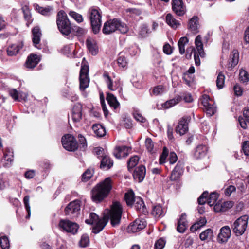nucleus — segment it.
<instances>
[{"mask_svg":"<svg viewBox=\"0 0 249 249\" xmlns=\"http://www.w3.org/2000/svg\"><path fill=\"white\" fill-rule=\"evenodd\" d=\"M104 217L99 219V216L94 213H90L89 218L85 220L89 224L94 225L92 232L98 233L101 231L107 223L108 219L110 220L111 224L115 227L119 225L122 214V208L119 202H114L110 210H106Z\"/></svg>","mask_w":249,"mask_h":249,"instance_id":"obj_1","label":"nucleus"},{"mask_svg":"<svg viewBox=\"0 0 249 249\" xmlns=\"http://www.w3.org/2000/svg\"><path fill=\"white\" fill-rule=\"evenodd\" d=\"M112 184L111 178H107L94 187L91 191L92 200L96 203L102 201L109 193L112 187Z\"/></svg>","mask_w":249,"mask_h":249,"instance_id":"obj_2","label":"nucleus"},{"mask_svg":"<svg viewBox=\"0 0 249 249\" xmlns=\"http://www.w3.org/2000/svg\"><path fill=\"white\" fill-rule=\"evenodd\" d=\"M56 22L59 31L63 36H68L71 33L72 25L64 10H61L58 12Z\"/></svg>","mask_w":249,"mask_h":249,"instance_id":"obj_3","label":"nucleus"},{"mask_svg":"<svg viewBox=\"0 0 249 249\" xmlns=\"http://www.w3.org/2000/svg\"><path fill=\"white\" fill-rule=\"evenodd\" d=\"M116 30H118L122 34H125L128 32V28L125 23L119 19L114 18L107 20L104 23L102 32L105 35H109Z\"/></svg>","mask_w":249,"mask_h":249,"instance_id":"obj_4","label":"nucleus"},{"mask_svg":"<svg viewBox=\"0 0 249 249\" xmlns=\"http://www.w3.org/2000/svg\"><path fill=\"white\" fill-rule=\"evenodd\" d=\"M99 8L90 7L88 10L89 18L90 20L92 31L94 34H98L102 24V14Z\"/></svg>","mask_w":249,"mask_h":249,"instance_id":"obj_5","label":"nucleus"},{"mask_svg":"<svg viewBox=\"0 0 249 249\" xmlns=\"http://www.w3.org/2000/svg\"><path fill=\"white\" fill-rule=\"evenodd\" d=\"M249 216L243 215L237 219L231 225L233 232L237 236L243 235L245 232L248 223Z\"/></svg>","mask_w":249,"mask_h":249,"instance_id":"obj_6","label":"nucleus"},{"mask_svg":"<svg viewBox=\"0 0 249 249\" xmlns=\"http://www.w3.org/2000/svg\"><path fill=\"white\" fill-rule=\"evenodd\" d=\"M89 67L87 64H82L79 73V89L84 91L89 84L90 79L89 75Z\"/></svg>","mask_w":249,"mask_h":249,"instance_id":"obj_7","label":"nucleus"},{"mask_svg":"<svg viewBox=\"0 0 249 249\" xmlns=\"http://www.w3.org/2000/svg\"><path fill=\"white\" fill-rule=\"evenodd\" d=\"M61 142L63 147L69 151H74L78 147L75 138L70 134H66L62 137Z\"/></svg>","mask_w":249,"mask_h":249,"instance_id":"obj_8","label":"nucleus"},{"mask_svg":"<svg viewBox=\"0 0 249 249\" xmlns=\"http://www.w3.org/2000/svg\"><path fill=\"white\" fill-rule=\"evenodd\" d=\"M59 226L63 230L73 234H76L79 229L77 224L68 220H61L59 223Z\"/></svg>","mask_w":249,"mask_h":249,"instance_id":"obj_9","label":"nucleus"},{"mask_svg":"<svg viewBox=\"0 0 249 249\" xmlns=\"http://www.w3.org/2000/svg\"><path fill=\"white\" fill-rule=\"evenodd\" d=\"M172 10L178 16H182L186 12V6L182 0H172Z\"/></svg>","mask_w":249,"mask_h":249,"instance_id":"obj_10","label":"nucleus"},{"mask_svg":"<svg viewBox=\"0 0 249 249\" xmlns=\"http://www.w3.org/2000/svg\"><path fill=\"white\" fill-rule=\"evenodd\" d=\"M191 117L190 116H183L178 121L176 127V132L180 135H184L188 130V123Z\"/></svg>","mask_w":249,"mask_h":249,"instance_id":"obj_11","label":"nucleus"},{"mask_svg":"<svg viewBox=\"0 0 249 249\" xmlns=\"http://www.w3.org/2000/svg\"><path fill=\"white\" fill-rule=\"evenodd\" d=\"M80 210V202L74 200L70 203L65 209V214L68 215H77Z\"/></svg>","mask_w":249,"mask_h":249,"instance_id":"obj_12","label":"nucleus"},{"mask_svg":"<svg viewBox=\"0 0 249 249\" xmlns=\"http://www.w3.org/2000/svg\"><path fill=\"white\" fill-rule=\"evenodd\" d=\"M146 225V223L144 219H137L130 224L127 230L128 232H137L144 229Z\"/></svg>","mask_w":249,"mask_h":249,"instance_id":"obj_13","label":"nucleus"},{"mask_svg":"<svg viewBox=\"0 0 249 249\" xmlns=\"http://www.w3.org/2000/svg\"><path fill=\"white\" fill-rule=\"evenodd\" d=\"M40 60L39 56L36 54L31 53L27 57L25 66L28 69H33L39 63Z\"/></svg>","mask_w":249,"mask_h":249,"instance_id":"obj_14","label":"nucleus"},{"mask_svg":"<svg viewBox=\"0 0 249 249\" xmlns=\"http://www.w3.org/2000/svg\"><path fill=\"white\" fill-rule=\"evenodd\" d=\"M146 174V169L144 166L142 165H139L138 167L135 168L133 172V178L134 179L139 182H142Z\"/></svg>","mask_w":249,"mask_h":249,"instance_id":"obj_15","label":"nucleus"},{"mask_svg":"<svg viewBox=\"0 0 249 249\" xmlns=\"http://www.w3.org/2000/svg\"><path fill=\"white\" fill-rule=\"evenodd\" d=\"M231 235V230L228 226L222 227L218 235V239L221 243L226 242Z\"/></svg>","mask_w":249,"mask_h":249,"instance_id":"obj_16","label":"nucleus"},{"mask_svg":"<svg viewBox=\"0 0 249 249\" xmlns=\"http://www.w3.org/2000/svg\"><path fill=\"white\" fill-rule=\"evenodd\" d=\"M130 148L126 146H116L114 150L113 154L118 159L125 157L128 156Z\"/></svg>","mask_w":249,"mask_h":249,"instance_id":"obj_17","label":"nucleus"},{"mask_svg":"<svg viewBox=\"0 0 249 249\" xmlns=\"http://www.w3.org/2000/svg\"><path fill=\"white\" fill-rule=\"evenodd\" d=\"M183 173V165L182 163L179 161L173 170L170 179L172 181L178 180Z\"/></svg>","mask_w":249,"mask_h":249,"instance_id":"obj_18","label":"nucleus"},{"mask_svg":"<svg viewBox=\"0 0 249 249\" xmlns=\"http://www.w3.org/2000/svg\"><path fill=\"white\" fill-rule=\"evenodd\" d=\"M199 18L197 16H194L189 20L188 29L196 34L199 32Z\"/></svg>","mask_w":249,"mask_h":249,"instance_id":"obj_19","label":"nucleus"},{"mask_svg":"<svg viewBox=\"0 0 249 249\" xmlns=\"http://www.w3.org/2000/svg\"><path fill=\"white\" fill-rule=\"evenodd\" d=\"M202 105L205 109H216L214 101L207 94H203L200 99Z\"/></svg>","mask_w":249,"mask_h":249,"instance_id":"obj_20","label":"nucleus"},{"mask_svg":"<svg viewBox=\"0 0 249 249\" xmlns=\"http://www.w3.org/2000/svg\"><path fill=\"white\" fill-rule=\"evenodd\" d=\"M32 41L36 47H37V45L39 44L40 41V38L42 33L39 26H36L34 27L32 30Z\"/></svg>","mask_w":249,"mask_h":249,"instance_id":"obj_21","label":"nucleus"},{"mask_svg":"<svg viewBox=\"0 0 249 249\" xmlns=\"http://www.w3.org/2000/svg\"><path fill=\"white\" fill-rule=\"evenodd\" d=\"M186 218V214L182 213L178 220L177 230L178 232L183 233L185 232L187 227V222Z\"/></svg>","mask_w":249,"mask_h":249,"instance_id":"obj_22","label":"nucleus"},{"mask_svg":"<svg viewBox=\"0 0 249 249\" xmlns=\"http://www.w3.org/2000/svg\"><path fill=\"white\" fill-rule=\"evenodd\" d=\"M127 56L128 53L122 51L119 53L117 59L119 67L123 68L127 67L128 65Z\"/></svg>","mask_w":249,"mask_h":249,"instance_id":"obj_23","label":"nucleus"},{"mask_svg":"<svg viewBox=\"0 0 249 249\" xmlns=\"http://www.w3.org/2000/svg\"><path fill=\"white\" fill-rule=\"evenodd\" d=\"M23 43L22 41L17 44H12L7 49V54L11 56L16 55L18 53L19 50L23 48Z\"/></svg>","mask_w":249,"mask_h":249,"instance_id":"obj_24","label":"nucleus"},{"mask_svg":"<svg viewBox=\"0 0 249 249\" xmlns=\"http://www.w3.org/2000/svg\"><path fill=\"white\" fill-rule=\"evenodd\" d=\"M106 100L109 106L114 108V109H117L120 105L116 97L111 93H107Z\"/></svg>","mask_w":249,"mask_h":249,"instance_id":"obj_25","label":"nucleus"},{"mask_svg":"<svg viewBox=\"0 0 249 249\" xmlns=\"http://www.w3.org/2000/svg\"><path fill=\"white\" fill-rule=\"evenodd\" d=\"M35 8L36 12L45 16L50 15L51 12L53 10L52 6H47L43 7L40 6L37 4H35Z\"/></svg>","mask_w":249,"mask_h":249,"instance_id":"obj_26","label":"nucleus"},{"mask_svg":"<svg viewBox=\"0 0 249 249\" xmlns=\"http://www.w3.org/2000/svg\"><path fill=\"white\" fill-rule=\"evenodd\" d=\"M86 43L89 51L92 55H96L98 53V47L95 41L87 39Z\"/></svg>","mask_w":249,"mask_h":249,"instance_id":"obj_27","label":"nucleus"},{"mask_svg":"<svg viewBox=\"0 0 249 249\" xmlns=\"http://www.w3.org/2000/svg\"><path fill=\"white\" fill-rule=\"evenodd\" d=\"M207 151V147L205 145H199L196 148L194 156L196 159H200L206 155Z\"/></svg>","mask_w":249,"mask_h":249,"instance_id":"obj_28","label":"nucleus"},{"mask_svg":"<svg viewBox=\"0 0 249 249\" xmlns=\"http://www.w3.org/2000/svg\"><path fill=\"white\" fill-rule=\"evenodd\" d=\"M92 128L97 137H102L106 135L105 128L100 124H93Z\"/></svg>","mask_w":249,"mask_h":249,"instance_id":"obj_29","label":"nucleus"},{"mask_svg":"<svg viewBox=\"0 0 249 249\" xmlns=\"http://www.w3.org/2000/svg\"><path fill=\"white\" fill-rule=\"evenodd\" d=\"M151 213L157 218L162 217L164 215V209L160 205H156L153 207Z\"/></svg>","mask_w":249,"mask_h":249,"instance_id":"obj_30","label":"nucleus"},{"mask_svg":"<svg viewBox=\"0 0 249 249\" xmlns=\"http://www.w3.org/2000/svg\"><path fill=\"white\" fill-rule=\"evenodd\" d=\"M134 206L136 209L140 213H145L147 212L146 208L145 207L144 203L142 200L140 198H137L135 199Z\"/></svg>","mask_w":249,"mask_h":249,"instance_id":"obj_31","label":"nucleus"},{"mask_svg":"<svg viewBox=\"0 0 249 249\" xmlns=\"http://www.w3.org/2000/svg\"><path fill=\"white\" fill-rule=\"evenodd\" d=\"M206 223L207 220L206 218L205 217H201L190 227V230L194 232L204 226Z\"/></svg>","mask_w":249,"mask_h":249,"instance_id":"obj_32","label":"nucleus"},{"mask_svg":"<svg viewBox=\"0 0 249 249\" xmlns=\"http://www.w3.org/2000/svg\"><path fill=\"white\" fill-rule=\"evenodd\" d=\"M166 23L172 28H177L180 23L170 13L167 14L166 16Z\"/></svg>","mask_w":249,"mask_h":249,"instance_id":"obj_33","label":"nucleus"},{"mask_svg":"<svg viewBox=\"0 0 249 249\" xmlns=\"http://www.w3.org/2000/svg\"><path fill=\"white\" fill-rule=\"evenodd\" d=\"M189 39L186 36L181 37L178 40V45L179 48V52L181 54L185 53V45L188 42Z\"/></svg>","mask_w":249,"mask_h":249,"instance_id":"obj_34","label":"nucleus"},{"mask_svg":"<svg viewBox=\"0 0 249 249\" xmlns=\"http://www.w3.org/2000/svg\"><path fill=\"white\" fill-rule=\"evenodd\" d=\"M103 77L105 78H107L106 82L107 85V88L110 90L114 91L117 89V87L115 85H113V80L111 79L107 72H104Z\"/></svg>","mask_w":249,"mask_h":249,"instance_id":"obj_35","label":"nucleus"},{"mask_svg":"<svg viewBox=\"0 0 249 249\" xmlns=\"http://www.w3.org/2000/svg\"><path fill=\"white\" fill-rule=\"evenodd\" d=\"M113 161L111 160L108 156H104L102 159L100 167L103 169L105 168L108 169L113 165Z\"/></svg>","mask_w":249,"mask_h":249,"instance_id":"obj_36","label":"nucleus"},{"mask_svg":"<svg viewBox=\"0 0 249 249\" xmlns=\"http://www.w3.org/2000/svg\"><path fill=\"white\" fill-rule=\"evenodd\" d=\"M151 33L148 26L146 24H142L139 32V36L141 37H146L148 36L149 34Z\"/></svg>","mask_w":249,"mask_h":249,"instance_id":"obj_37","label":"nucleus"},{"mask_svg":"<svg viewBox=\"0 0 249 249\" xmlns=\"http://www.w3.org/2000/svg\"><path fill=\"white\" fill-rule=\"evenodd\" d=\"M231 67H234L237 65L239 61V52L237 50H233L231 54Z\"/></svg>","mask_w":249,"mask_h":249,"instance_id":"obj_38","label":"nucleus"},{"mask_svg":"<svg viewBox=\"0 0 249 249\" xmlns=\"http://www.w3.org/2000/svg\"><path fill=\"white\" fill-rule=\"evenodd\" d=\"M24 15V18L28 23L30 22L32 18L29 6L25 5L21 8Z\"/></svg>","mask_w":249,"mask_h":249,"instance_id":"obj_39","label":"nucleus"},{"mask_svg":"<svg viewBox=\"0 0 249 249\" xmlns=\"http://www.w3.org/2000/svg\"><path fill=\"white\" fill-rule=\"evenodd\" d=\"M139 160L140 158L137 155L131 157L127 162L128 170L134 167L138 164Z\"/></svg>","mask_w":249,"mask_h":249,"instance_id":"obj_40","label":"nucleus"},{"mask_svg":"<svg viewBox=\"0 0 249 249\" xmlns=\"http://www.w3.org/2000/svg\"><path fill=\"white\" fill-rule=\"evenodd\" d=\"M180 101V98L178 97L177 98H173L169 101H166L165 103L162 105V107L165 109H168L172 107L173 106L176 105Z\"/></svg>","mask_w":249,"mask_h":249,"instance_id":"obj_41","label":"nucleus"},{"mask_svg":"<svg viewBox=\"0 0 249 249\" xmlns=\"http://www.w3.org/2000/svg\"><path fill=\"white\" fill-rule=\"evenodd\" d=\"M124 199L128 206H132L134 200V194L132 191L128 192L125 194Z\"/></svg>","mask_w":249,"mask_h":249,"instance_id":"obj_42","label":"nucleus"},{"mask_svg":"<svg viewBox=\"0 0 249 249\" xmlns=\"http://www.w3.org/2000/svg\"><path fill=\"white\" fill-rule=\"evenodd\" d=\"M225 75L222 72H220L217 77L216 79V86L218 89H222L223 88L225 83Z\"/></svg>","mask_w":249,"mask_h":249,"instance_id":"obj_43","label":"nucleus"},{"mask_svg":"<svg viewBox=\"0 0 249 249\" xmlns=\"http://www.w3.org/2000/svg\"><path fill=\"white\" fill-rule=\"evenodd\" d=\"M213 236V231L211 229H208L200 234V239L202 240H205L211 238Z\"/></svg>","mask_w":249,"mask_h":249,"instance_id":"obj_44","label":"nucleus"},{"mask_svg":"<svg viewBox=\"0 0 249 249\" xmlns=\"http://www.w3.org/2000/svg\"><path fill=\"white\" fill-rule=\"evenodd\" d=\"M0 245L2 249H9L10 243L9 239L7 236H0Z\"/></svg>","mask_w":249,"mask_h":249,"instance_id":"obj_45","label":"nucleus"},{"mask_svg":"<svg viewBox=\"0 0 249 249\" xmlns=\"http://www.w3.org/2000/svg\"><path fill=\"white\" fill-rule=\"evenodd\" d=\"M123 119V124L124 126L127 129H129L132 127L133 124L131 119L126 115H124L122 116Z\"/></svg>","mask_w":249,"mask_h":249,"instance_id":"obj_46","label":"nucleus"},{"mask_svg":"<svg viewBox=\"0 0 249 249\" xmlns=\"http://www.w3.org/2000/svg\"><path fill=\"white\" fill-rule=\"evenodd\" d=\"M218 197V195L215 192L212 193L209 195L208 198L207 199V203L210 206H213L215 203L217 198Z\"/></svg>","mask_w":249,"mask_h":249,"instance_id":"obj_47","label":"nucleus"},{"mask_svg":"<svg viewBox=\"0 0 249 249\" xmlns=\"http://www.w3.org/2000/svg\"><path fill=\"white\" fill-rule=\"evenodd\" d=\"M13 152H10V151H6L4 154V158H3V160L4 161H7V162H6L4 163V166H6L7 165L10 163H11L13 159Z\"/></svg>","mask_w":249,"mask_h":249,"instance_id":"obj_48","label":"nucleus"},{"mask_svg":"<svg viewBox=\"0 0 249 249\" xmlns=\"http://www.w3.org/2000/svg\"><path fill=\"white\" fill-rule=\"evenodd\" d=\"M93 175V171L91 169H87L83 174L82 177V180L87 182Z\"/></svg>","mask_w":249,"mask_h":249,"instance_id":"obj_49","label":"nucleus"},{"mask_svg":"<svg viewBox=\"0 0 249 249\" xmlns=\"http://www.w3.org/2000/svg\"><path fill=\"white\" fill-rule=\"evenodd\" d=\"M85 33V30L83 28L77 26H72L71 33L73 35L81 36L83 35Z\"/></svg>","mask_w":249,"mask_h":249,"instance_id":"obj_50","label":"nucleus"},{"mask_svg":"<svg viewBox=\"0 0 249 249\" xmlns=\"http://www.w3.org/2000/svg\"><path fill=\"white\" fill-rule=\"evenodd\" d=\"M89 244V237L87 234H83L79 241V245L83 248L87 247Z\"/></svg>","mask_w":249,"mask_h":249,"instance_id":"obj_51","label":"nucleus"},{"mask_svg":"<svg viewBox=\"0 0 249 249\" xmlns=\"http://www.w3.org/2000/svg\"><path fill=\"white\" fill-rule=\"evenodd\" d=\"M69 15L78 23L83 21L82 16L76 12L71 11L69 13Z\"/></svg>","mask_w":249,"mask_h":249,"instance_id":"obj_52","label":"nucleus"},{"mask_svg":"<svg viewBox=\"0 0 249 249\" xmlns=\"http://www.w3.org/2000/svg\"><path fill=\"white\" fill-rule=\"evenodd\" d=\"M164 87L162 85H160L154 87L152 93L154 95L157 96L162 94L164 92Z\"/></svg>","mask_w":249,"mask_h":249,"instance_id":"obj_53","label":"nucleus"},{"mask_svg":"<svg viewBox=\"0 0 249 249\" xmlns=\"http://www.w3.org/2000/svg\"><path fill=\"white\" fill-rule=\"evenodd\" d=\"M81 110H73L72 118L74 122H78L82 118Z\"/></svg>","mask_w":249,"mask_h":249,"instance_id":"obj_54","label":"nucleus"},{"mask_svg":"<svg viewBox=\"0 0 249 249\" xmlns=\"http://www.w3.org/2000/svg\"><path fill=\"white\" fill-rule=\"evenodd\" d=\"M239 79L243 83H246L249 81V74L245 70H241L239 72Z\"/></svg>","mask_w":249,"mask_h":249,"instance_id":"obj_55","label":"nucleus"},{"mask_svg":"<svg viewBox=\"0 0 249 249\" xmlns=\"http://www.w3.org/2000/svg\"><path fill=\"white\" fill-rule=\"evenodd\" d=\"M29 199H30L29 196H26L24 197V200H23L25 207L28 212V215L26 217L27 218H29L30 216V214H31L30 207L29 205Z\"/></svg>","mask_w":249,"mask_h":249,"instance_id":"obj_56","label":"nucleus"},{"mask_svg":"<svg viewBox=\"0 0 249 249\" xmlns=\"http://www.w3.org/2000/svg\"><path fill=\"white\" fill-rule=\"evenodd\" d=\"M168 154V150L166 147H164L163 149V151L162 152L161 155L160 157V163L162 164L165 162L166 158Z\"/></svg>","mask_w":249,"mask_h":249,"instance_id":"obj_57","label":"nucleus"},{"mask_svg":"<svg viewBox=\"0 0 249 249\" xmlns=\"http://www.w3.org/2000/svg\"><path fill=\"white\" fill-rule=\"evenodd\" d=\"M145 146L148 151L152 153L153 151L154 143L150 138H147L145 140Z\"/></svg>","mask_w":249,"mask_h":249,"instance_id":"obj_58","label":"nucleus"},{"mask_svg":"<svg viewBox=\"0 0 249 249\" xmlns=\"http://www.w3.org/2000/svg\"><path fill=\"white\" fill-rule=\"evenodd\" d=\"M208 193L204 192L198 198V202L200 205H203L207 202V197L208 196Z\"/></svg>","mask_w":249,"mask_h":249,"instance_id":"obj_59","label":"nucleus"},{"mask_svg":"<svg viewBox=\"0 0 249 249\" xmlns=\"http://www.w3.org/2000/svg\"><path fill=\"white\" fill-rule=\"evenodd\" d=\"M222 206L223 212H226L228 209L232 208L233 206V202L231 201H227L221 203Z\"/></svg>","mask_w":249,"mask_h":249,"instance_id":"obj_60","label":"nucleus"},{"mask_svg":"<svg viewBox=\"0 0 249 249\" xmlns=\"http://www.w3.org/2000/svg\"><path fill=\"white\" fill-rule=\"evenodd\" d=\"M195 45L197 50L203 48V43L201 40V37L200 35H198L195 39Z\"/></svg>","mask_w":249,"mask_h":249,"instance_id":"obj_61","label":"nucleus"},{"mask_svg":"<svg viewBox=\"0 0 249 249\" xmlns=\"http://www.w3.org/2000/svg\"><path fill=\"white\" fill-rule=\"evenodd\" d=\"M165 244V241L162 238L159 239L155 244V249H162Z\"/></svg>","mask_w":249,"mask_h":249,"instance_id":"obj_62","label":"nucleus"},{"mask_svg":"<svg viewBox=\"0 0 249 249\" xmlns=\"http://www.w3.org/2000/svg\"><path fill=\"white\" fill-rule=\"evenodd\" d=\"M133 115L135 120L138 122L143 123L146 121V119L137 111L133 113Z\"/></svg>","mask_w":249,"mask_h":249,"instance_id":"obj_63","label":"nucleus"},{"mask_svg":"<svg viewBox=\"0 0 249 249\" xmlns=\"http://www.w3.org/2000/svg\"><path fill=\"white\" fill-rule=\"evenodd\" d=\"M242 150L246 156L249 155V142L245 141L242 144Z\"/></svg>","mask_w":249,"mask_h":249,"instance_id":"obj_64","label":"nucleus"}]
</instances>
